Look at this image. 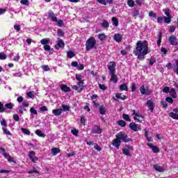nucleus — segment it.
I'll use <instances>...</instances> for the list:
<instances>
[{
  "label": "nucleus",
  "mask_w": 178,
  "mask_h": 178,
  "mask_svg": "<svg viewBox=\"0 0 178 178\" xmlns=\"http://www.w3.org/2000/svg\"><path fill=\"white\" fill-rule=\"evenodd\" d=\"M134 54L136 56H138V59H139V60H144L145 55H148V54H149L148 42H147V40L138 41L136 49L134 51Z\"/></svg>",
  "instance_id": "1"
},
{
  "label": "nucleus",
  "mask_w": 178,
  "mask_h": 178,
  "mask_svg": "<svg viewBox=\"0 0 178 178\" xmlns=\"http://www.w3.org/2000/svg\"><path fill=\"white\" fill-rule=\"evenodd\" d=\"M76 79L77 80L76 86H73L72 87V90H74L75 91H77V92H81L84 88V81L83 79H84L83 76H81V74H76Z\"/></svg>",
  "instance_id": "2"
},
{
  "label": "nucleus",
  "mask_w": 178,
  "mask_h": 178,
  "mask_svg": "<svg viewBox=\"0 0 178 178\" xmlns=\"http://www.w3.org/2000/svg\"><path fill=\"white\" fill-rule=\"evenodd\" d=\"M116 138L118 140L123 141V143H129L130 141H133L131 138H129L127 134L123 131L119 132L116 136Z\"/></svg>",
  "instance_id": "3"
},
{
  "label": "nucleus",
  "mask_w": 178,
  "mask_h": 178,
  "mask_svg": "<svg viewBox=\"0 0 178 178\" xmlns=\"http://www.w3.org/2000/svg\"><path fill=\"white\" fill-rule=\"evenodd\" d=\"M97 44V41L95 40V38H90L86 44V51H90V49H92L94 47H95V44Z\"/></svg>",
  "instance_id": "4"
},
{
  "label": "nucleus",
  "mask_w": 178,
  "mask_h": 178,
  "mask_svg": "<svg viewBox=\"0 0 178 178\" xmlns=\"http://www.w3.org/2000/svg\"><path fill=\"white\" fill-rule=\"evenodd\" d=\"M132 115L134 116V120H137L139 123H141V120H140V118L142 119H144V117L141 114H140V112L136 111V110H132Z\"/></svg>",
  "instance_id": "5"
},
{
  "label": "nucleus",
  "mask_w": 178,
  "mask_h": 178,
  "mask_svg": "<svg viewBox=\"0 0 178 178\" xmlns=\"http://www.w3.org/2000/svg\"><path fill=\"white\" fill-rule=\"evenodd\" d=\"M115 67H116V63L113 61L110 62L108 65V69L109 70L110 74H113L116 72V69Z\"/></svg>",
  "instance_id": "6"
},
{
  "label": "nucleus",
  "mask_w": 178,
  "mask_h": 178,
  "mask_svg": "<svg viewBox=\"0 0 178 178\" xmlns=\"http://www.w3.org/2000/svg\"><path fill=\"white\" fill-rule=\"evenodd\" d=\"M168 40L170 45H174V46L178 45V40H177V38H176V36L172 35L169 37Z\"/></svg>",
  "instance_id": "7"
},
{
  "label": "nucleus",
  "mask_w": 178,
  "mask_h": 178,
  "mask_svg": "<svg viewBox=\"0 0 178 178\" xmlns=\"http://www.w3.org/2000/svg\"><path fill=\"white\" fill-rule=\"evenodd\" d=\"M129 129H131L134 131H138L141 130V127L139 124H137L134 122H131L129 124Z\"/></svg>",
  "instance_id": "8"
},
{
  "label": "nucleus",
  "mask_w": 178,
  "mask_h": 178,
  "mask_svg": "<svg viewBox=\"0 0 178 178\" xmlns=\"http://www.w3.org/2000/svg\"><path fill=\"white\" fill-rule=\"evenodd\" d=\"M92 134H101L102 133V129L98 126H95L91 130Z\"/></svg>",
  "instance_id": "9"
},
{
  "label": "nucleus",
  "mask_w": 178,
  "mask_h": 178,
  "mask_svg": "<svg viewBox=\"0 0 178 178\" xmlns=\"http://www.w3.org/2000/svg\"><path fill=\"white\" fill-rule=\"evenodd\" d=\"M140 93L142 95H151V90L145 89V86H142L140 87Z\"/></svg>",
  "instance_id": "10"
},
{
  "label": "nucleus",
  "mask_w": 178,
  "mask_h": 178,
  "mask_svg": "<svg viewBox=\"0 0 178 178\" xmlns=\"http://www.w3.org/2000/svg\"><path fill=\"white\" fill-rule=\"evenodd\" d=\"M122 144V141L118 139V138H116L115 139H114L113 140V147H115V148H117V149H119V147H120V145Z\"/></svg>",
  "instance_id": "11"
},
{
  "label": "nucleus",
  "mask_w": 178,
  "mask_h": 178,
  "mask_svg": "<svg viewBox=\"0 0 178 178\" xmlns=\"http://www.w3.org/2000/svg\"><path fill=\"white\" fill-rule=\"evenodd\" d=\"M123 38V35L120 33H115L113 35V40L116 41V42H120Z\"/></svg>",
  "instance_id": "12"
},
{
  "label": "nucleus",
  "mask_w": 178,
  "mask_h": 178,
  "mask_svg": "<svg viewBox=\"0 0 178 178\" xmlns=\"http://www.w3.org/2000/svg\"><path fill=\"white\" fill-rule=\"evenodd\" d=\"M65 47V42L62 39H58V44L55 46L56 49H59V48H62Z\"/></svg>",
  "instance_id": "13"
},
{
  "label": "nucleus",
  "mask_w": 178,
  "mask_h": 178,
  "mask_svg": "<svg viewBox=\"0 0 178 178\" xmlns=\"http://www.w3.org/2000/svg\"><path fill=\"white\" fill-rule=\"evenodd\" d=\"M60 88L61 91H63L64 92H70V88H69L67 85L62 84V85H60Z\"/></svg>",
  "instance_id": "14"
},
{
  "label": "nucleus",
  "mask_w": 178,
  "mask_h": 178,
  "mask_svg": "<svg viewBox=\"0 0 178 178\" xmlns=\"http://www.w3.org/2000/svg\"><path fill=\"white\" fill-rule=\"evenodd\" d=\"M29 158L31 159L32 162L35 163V161H37V158L35 157V152L34 151H31L29 152Z\"/></svg>",
  "instance_id": "15"
},
{
  "label": "nucleus",
  "mask_w": 178,
  "mask_h": 178,
  "mask_svg": "<svg viewBox=\"0 0 178 178\" xmlns=\"http://www.w3.org/2000/svg\"><path fill=\"white\" fill-rule=\"evenodd\" d=\"M62 112H63L62 108L54 109L52 111V113L55 115V116H60V115H62Z\"/></svg>",
  "instance_id": "16"
},
{
  "label": "nucleus",
  "mask_w": 178,
  "mask_h": 178,
  "mask_svg": "<svg viewBox=\"0 0 178 178\" xmlns=\"http://www.w3.org/2000/svg\"><path fill=\"white\" fill-rule=\"evenodd\" d=\"M147 145L151 148L154 154L159 152V148L156 146H154L152 143H147Z\"/></svg>",
  "instance_id": "17"
},
{
  "label": "nucleus",
  "mask_w": 178,
  "mask_h": 178,
  "mask_svg": "<svg viewBox=\"0 0 178 178\" xmlns=\"http://www.w3.org/2000/svg\"><path fill=\"white\" fill-rule=\"evenodd\" d=\"M49 17L51 19L52 22H58V19L55 17V14L52 11L49 12Z\"/></svg>",
  "instance_id": "18"
},
{
  "label": "nucleus",
  "mask_w": 178,
  "mask_h": 178,
  "mask_svg": "<svg viewBox=\"0 0 178 178\" xmlns=\"http://www.w3.org/2000/svg\"><path fill=\"white\" fill-rule=\"evenodd\" d=\"M154 169H155L156 172H160L165 171V169L163 168V167H162L159 165H154Z\"/></svg>",
  "instance_id": "19"
},
{
  "label": "nucleus",
  "mask_w": 178,
  "mask_h": 178,
  "mask_svg": "<svg viewBox=\"0 0 178 178\" xmlns=\"http://www.w3.org/2000/svg\"><path fill=\"white\" fill-rule=\"evenodd\" d=\"M111 78L110 81H112V83H114L115 84H116V83H118V76H116L115 73L111 74Z\"/></svg>",
  "instance_id": "20"
},
{
  "label": "nucleus",
  "mask_w": 178,
  "mask_h": 178,
  "mask_svg": "<svg viewBox=\"0 0 178 178\" xmlns=\"http://www.w3.org/2000/svg\"><path fill=\"white\" fill-rule=\"evenodd\" d=\"M59 152H60V149L58 147H53L51 149V154L54 156H55V155H58Z\"/></svg>",
  "instance_id": "21"
},
{
  "label": "nucleus",
  "mask_w": 178,
  "mask_h": 178,
  "mask_svg": "<svg viewBox=\"0 0 178 178\" xmlns=\"http://www.w3.org/2000/svg\"><path fill=\"white\" fill-rule=\"evenodd\" d=\"M147 105L149 106V108L150 109L151 112L154 111V103L151 100L147 101Z\"/></svg>",
  "instance_id": "22"
},
{
  "label": "nucleus",
  "mask_w": 178,
  "mask_h": 178,
  "mask_svg": "<svg viewBox=\"0 0 178 178\" xmlns=\"http://www.w3.org/2000/svg\"><path fill=\"white\" fill-rule=\"evenodd\" d=\"M49 41H51V39L49 38H44L40 40L42 45H48L49 44Z\"/></svg>",
  "instance_id": "23"
},
{
  "label": "nucleus",
  "mask_w": 178,
  "mask_h": 178,
  "mask_svg": "<svg viewBox=\"0 0 178 178\" xmlns=\"http://www.w3.org/2000/svg\"><path fill=\"white\" fill-rule=\"evenodd\" d=\"M115 97L118 98V99H122V100L127 99V97L124 95H122V93H117L115 95Z\"/></svg>",
  "instance_id": "24"
},
{
  "label": "nucleus",
  "mask_w": 178,
  "mask_h": 178,
  "mask_svg": "<svg viewBox=\"0 0 178 178\" xmlns=\"http://www.w3.org/2000/svg\"><path fill=\"white\" fill-rule=\"evenodd\" d=\"M101 26L103 27V29H108L109 27V22L104 19L101 24Z\"/></svg>",
  "instance_id": "25"
},
{
  "label": "nucleus",
  "mask_w": 178,
  "mask_h": 178,
  "mask_svg": "<svg viewBox=\"0 0 178 178\" xmlns=\"http://www.w3.org/2000/svg\"><path fill=\"white\" fill-rule=\"evenodd\" d=\"M111 20L113 22V26H115V27H118V26H119V21L116 17H113Z\"/></svg>",
  "instance_id": "26"
},
{
  "label": "nucleus",
  "mask_w": 178,
  "mask_h": 178,
  "mask_svg": "<svg viewBox=\"0 0 178 178\" xmlns=\"http://www.w3.org/2000/svg\"><path fill=\"white\" fill-rule=\"evenodd\" d=\"M170 94L172 98H177V94L176 93V90H175V88H171Z\"/></svg>",
  "instance_id": "27"
},
{
  "label": "nucleus",
  "mask_w": 178,
  "mask_h": 178,
  "mask_svg": "<svg viewBox=\"0 0 178 178\" xmlns=\"http://www.w3.org/2000/svg\"><path fill=\"white\" fill-rule=\"evenodd\" d=\"M163 19H164V22L166 23L167 24H169L172 22V17H163Z\"/></svg>",
  "instance_id": "28"
},
{
  "label": "nucleus",
  "mask_w": 178,
  "mask_h": 178,
  "mask_svg": "<svg viewBox=\"0 0 178 178\" xmlns=\"http://www.w3.org/2000/svg\"><path fill=\"white\" fill-rule=\"evenodd\" d=\"M170 118L175 119V120H178V114L175 113H169Z\"/></svg>",
  "instance_id": "29"
},
{
  "label": "nucleus",
  "mask_w": 178,
  "mask_h": 178,
  "mask_svg": "<svg viewBox=\"0 0 178 178\" xmlns=\"http://www.w3.org/2000/svg\"><path fill=\"white\" fill-rule=\"evenodd\" d=\"M120 91H127L129 88H127V85L124 83L120 86Z\"/></svg>",
  "instance_id": "30"
},
{
  "label": "nucleus",
  "mask_w": 178,
  "mask_h": 178,
  "mask_svg": "<svg viewBox=\"0 0 178 178\" xmlns=\"http://www.w3.org/2000/svg\"><path fill=\"white\" fill-rule=\"evenodd\" d=\"M35 134H37V136H38L39 137H42L43 138L44 137H45V135L44 134V133H42V131L39 129L35 131Z\"/></svg>",
  "instance_id": "31"
},
{
  "label": "nucleus",
  "mask_w": 178,
  "mask_h": 178,
  "mask_svg": "<svg viewBox=\"0 0 178 178\" xmlns=\"http://www.w3.org/2000/svg\"><path fill=\"white\" fill-rule=\"evenodd\" d=\"M2 130L3 131V134H6V136H12V134L10 133V131H9V130H8V129H6V127H3Z\"/></svg>",
  "instance_id": "32"
},
{
  "label": "nucleus",
  "mask_w": 178,
  "mask_h": 178,
  "mask_svg": "<svg viewBox=\"0 0 178 178\" xmlns=\"http://www.w3.org/2000/svg\"><path fill=\"white\" fill-rule=\"evenodd\" d=\"M26 95L29 98H34L35 97V92H34V91H31L27 92Z\"/></svg>",
  "instance_id": "33"
},
{
  "label": "nucleus",
  "mask_w": 178,
  "mask_h": 178,
  "mask_svg": "<svg viewBox=\"0 0 178 178\" xmlns=\"http://www.w3.org/2000/svg\"><path fill=\"white\" fill-rule=\"evenodd\" d=\"M15 105L13 103H8V104H5V108H6V109H13V106Z\"/></svg>",
  "instance_id": "34"
},
{
  "label": "nucleus",
  "mask_w": 178,
  "mask_h": 178,
  "mask_svg": "<svg viewBox=\"0 0 178 178\" xmlns=\"http://www.w3.org/2000/svg\"><path fill=\"white\" fill-rule=\"evenodd\" d=\"M0 151H1L3 152V156H5V158H9L10 156L9 155V154L6 153V152L5 151V149L2 147H0Z\"/></svg>",
  "instance_id": "35"
},
{
  "label": "nucleus",
  "mask_w": 178,
  "mask_h": 178,
  "mask_svg": "<svg viewBox=\"0 0 178 178\" xmlns=\"http://www.w3.org/2000/svg\"><path fill=\"white\" fill-rule=\"evenodd\" d=\"M8 58V56L3 52H0V60H5Z\"/></svg>",
  "instance_id": "36"
},
{
  "label": "nucleus",
  "mask_w": 178,
  "mask_h": 178,
  "mask_svg": "<svg viewBox=\"0 0 178 178\" xmlns=\"http://www.w3.org/2000/svg\"><path fill=\"white\" fill-rule=\"evenodd\" d=\"M98 38L100 40V41H104V40L106 38V35H104V33H100L98 35Z\"/></svg>",
  "instance_id": "37"
},
{
  "label": "nucleus",
  "mask_w": 178,
  "mask_h": 178,
  "mask_svg": "<svg viewBox=\"0 0 178 178\" xmlns=\"http://www.w3.org/2000/svg\"><path fill=\"white\" fill-rule=\"evenodd\" d=\"M147 60L149 62V66H152L154 65V63H155V62H156V60L154 58H149V59H147Z\"/></svg>",
  "instance_id": "38"
},
{
  "label": "nucleus",
  "mask_w": 178,
  "mask_h": 178,
  "mask_svg": "<svg viewBox=\"0 0 178 178\" xmlns=\"http://www.w3.org/2000/svg\"><path fill=\"white\" fill-rule=\"evenodd\" d=\"M21 130L24 134H26V136H30V131L26 128H21Z\"/></svg>",
  "instance_id": "39"
},
{
  "label": "nucleus",
  "mask_w": 178,
  "mask_h": 178,
  "mask_svg": "<svg viewBox=\"0 0 178 178\" xmlns=\"http://www.w3.org/2000/svg\"><path fill=\"white\" fill-rule=\"evenodd\" d=\"M127 5L130 8H134V1H133V0H128L127 1Z\"/></svg>",
  "instance_id": "40"
},
{
  "label": "nucleus",
  "mask_w": 178,
  "mask_h": 178,
  "mask_svg": "<svg viewBox=\"0 0 178 178\" xmlns=\"http://www.w3.org/2000/svg\"><path fill=\"white\" fill-rule=\"evenodd\" d=\"M163 12H164L165 15H166L167 17L170 16V11L169 10V8H164L163 10Z\"/></svg>",
  "instance_id": "41"
},
{
  "label": "nucleus",
  "mask_w": 178,
  "mask_h": 178,
  "mask_svg": "<svg viewBox=\"0 0 178 178\" xmlns=\"http://www.w3.org/2000/svg\"><path fill=\"white\" fill-rule=\"evenodd\" d=\"M105 112H106L105 107L103 106H100L99 107V113H100V114L101 115H105Z\"/></svg>",
  "instance_id": "42"
},
{
  "label": "nucleus",
  "mask_w": 178,
  "mask_h": 178,
  "mask_svg": "<svg viewBox=\"0 0 178 178\" xmlns=\"http://www.w3.org/2000/svg\"><path fill=\"white\" fill-rule=\"evenodd\" d=\"M122 118L124 120H126L127 122H131L130 120V117L129 116V115L127 114H123L122 115Z\"/></svg>",
  "instance_id": "43"
},
{
  "label": "nucleus",
  "mask_w": 178,
  "mask_h": 178,
  "mask_svg": "<svg viewBox=\"0 0 178 178\" xmlns=\"http://www.w3.org/2000/svg\"><path fill=\"white\" fill-rule=\"evenodd\" d=\"M67 58H74V53L73 51H68L67 53Z\"/></svg>",
  "instance_id": "44"
},
{
  "label": "nucleus",
  "mask_w": 178,
  "mask_h": 178,
  "mask_svg": "<svg viewBox=\"0 0 178 178\" xmlns=\"http://www.w3.org/2000/svg\"><path fill=\"white\" fill-rule=\"evenodd\" d=\"M122 152L124 155H126L127 156H129V155H130V152L127 149H122Z\"/></svg>",
  "instance_id": "45"
},
{
  "label": "nucleus",
  "mask_w": 178,
  "mask_h": 178,
  "mask_svg": "<svg viewBox=\"0 0 178 178\" xmlns=\"http://www.w3.org/2000/svg\"><path fill=\"white\" fill-rule=\"evenodd\" d=\"M43 48L44 51H47V52H49V51H51V46L49 44H45L44 46H43Z\"/></svg>",
  "instance_id": "46"
},
{
  "label": "nucleus",
  "mask_w": 178,
  "mask_h": 178,
  "mask_svg": "<svg viewBox=\"0 0 178 178\" xmlns=\"http://www.w3.org/2000/svg\"><path fill=\"white\" fill-rule=\"evenodd\" d=\"M118 123L119 126H121V127H124V126H126V122L123 120H119Z\"/></svg>",
  "instance_id": "47"
},
{
  "label": "nucleus",
  "mask_w": 178,
  "mask_h": 178,
  "mask_svg": "<svg viewBox=\"0 0 178 178\" xmlns=\"http://www.w3.org/2000/svg\"><path fill=\"white\" fill-rule=\"evenodd\" d=\"M62 108H63V111H64V112H65L66 111H69V109H70V107L69 106L65 105V104L62 105Z\"/></svg>",
  "instance_id": "48"
},
{
  "label": "nucleus",
  "mask_w": 178,
  "mask_h": 178,
  "mask_svg": "<svg viewBox=\"0 0 178 178\" xmlns=\"http://www.w3.org/2000/svg\"><path fill=\"white\" fill-rule=\"evenodd\" d=\"M20 3H22V5H25L26 6H29V0H21Z\"/></svg>",
  "instance_id": "49"
},
{
  "label": "nucleus",
  "mask_w": 178,
  "mask_h": 178,
  "mask_svg": "<svg viewBox=\"0 0 178 178\" xmlns=\"http://www.w3.org/2000/svg\"><path fill=\"white\" fill-rule=\"evenodd\" d=\"M166 102H168L169 104H173V99L170 97H168L165 98Z\"/></svg>",
  "instance_id": "50"
},
{
  "label": "nucleus",
  "mask_w": 178,
  "mask_h": 178,
  "mask_svg": "<svg viewBox=\"0 0 178 178\" xmlns=\"http://www.w3.org/2000/svg\"><path fill=\"white\" fill-rule=\"evenodd\" d=\"M58 37H63V35H65V33H63V31H62V29L58 30Z\"/></svg>",
  "instance_id": "51"
},
{
  "label": "nucleus",
  "mask_w": 178,
  "mask_h": 178,
  "mask_svg": "<svg viewBox=\"0 0 178 178\" xmlns=\"http://www.w3.org/2000/svg\"><path fill=\"white\" fill-rule=\"evenodd\" d=\"M42 69L44 70V72H49V66L48 65H42Z\"/></svg>",
  "instance_id": "52"
},
{
  "label": "nucleus",
  "mask_w": 178,
  "mask_h": 178,
  "mask_svg": "<svg viewBox=\"0 0 178 178\" xmlns=\"http://www.w3.org/2000/svg\"><path fill=\"white\" fill-rule=\"evenodd\" d=\"M6 109L5 107H3V104H2V102H0V112L2 113L3 112H5Z\"/></svg>",
  "instance_id": "53"
},
{
  "label": "nucleus",
  "mask_w": 178,
  "mask_h": 178,
  "mask_svg": "<svg viewBox=\"0 0 178 178\" xmlns=\"http://www.w3.org/2000/svg\"><path fill=\"white\" fill-rule=\"evenodd\" d=\"M157 23H159V24H162L163 23V17H159L157 18Z\"/></svg>",
  "instance_id": "54"
},
{
  "label": "nucleus",
  "mask_w": 178,
  "mask_h": 178,
  "mask_svg": "<svg viewBox=\"0 0 178 178\" xmlns=\"http://www.w3.org/2000/svg\"><path fill=\"white\" fill-rule=\"evenodd\" d=\"M57 26H58V27H62V26H63V20L60 19V20H57Z\"/></svg>",
  "instance_id": "55"
},
{
  "label": "nucleus",
  "mask_w": 178,
  "mask_h": 178,
  "mask_svg": "<svg viewBox=\"0 0 178 178\" xmlns=\"http://www.w3.org/2000/svg\"><path fill=\"white\" fill-rule=\"evenodd\" d=\"M149 16L150 17H154V19H156V14H155L154 12H152V11H150L149 13Z\"/></svg>",
  "instance_id": "56"
},
{
  "label": "nucleus",
  "mask_w": 178,
  "mask_h": 178,
  "mask_svg": "<svg viewBox=\"0 0 178 178\" xmlns=\"http://www.w3.org/2000/svg\"><path fill=\"white\" fill-rule=\"evenodd\" d=\"M13 119L15 120V122H19V120H20V118L17 114L13 115Z\"/></svg>",
  "instance_id": "57"
},
{
  "label": "nucleus",
  "mask_w": 178,
  "mask_h": 178,
  "mask_svg": "<svg viewBox=\"0 0 178 178\" xmlns=\"http://www.w3.org/2000/svg\"><path fill=\"white\" fill-rule=\"evenodd\" d=\"M31 113L33 115H38V113H37V110H35L34 108H31L30 109Z\"/></svg>",
  "instance_id": "58"
},
{
  "label": "nucleus",
  "mask_w": 178,
  "mask_h": 178,
  "mask_svg": "<svg viewBox=\"0 0 178 178\" xmlns=\"http://www.w3.org/2000/svg\"><path fill=\"white\" fill-rule=\"evenodd\" d=\"M0 123L1 124V126H3V127H6V120H5V119H2L1 121H0Z\"/></svg>",
  "instance_id": "59"
},
{
  "label": "nucleus",
  "mask_w": 178,
  "mask_h": 178,
  "mask_svg": "<svg viewBox=\"0 0 178 178\" xmlns=\"http://www.w3.org/2000/svg\"><path fill=\"white\" fill-rule=\"evenodd\" d=\"M175 30H176V26H175L174 25L171 26L170 27V33H175Z\"/></svg>",
  "instance_id": "60"
},
{
  "label": "nucleus",
  "mask_w": 178,
  "mask_h": 178,
  "mask_svg": "<svg viewBox=\"0 0 178 178\" xmlns=\"http://www.w3.org/2000/svg\"><path fill=\"white\" fill-rule=\"evenodd\" d=\"M76 69L79 70H83L84 69V65L83 64H78V66H76Z\"/></svg>",
  "instance_id": "61"
},
{
  "label": "nucleus",
  "mask_w": 178,
  "mask_h": 178,
  "mask_svg": "<svg viewBox=\"0 0 178 178\" xmlns=\"http://www.w3.org/2000/svg\"><path fill=\"white\" fill-rule=\"evenodd\" d=\"M14 29H15V30H17V31H20L22 28L20 27V25L15 24L14 26Z\"/></svg>",
  "instance_id": "62"
},
{
  "label": "nucleus",
  "mask_w": 178,
  "mask_h": 178,
  "mask_svg": "<svg viewBox=\"0 0 178 178\" xmlns=\"http://www.w3.org/2000/svg\"><path fill=\"white\" fill-rule=\"evenodd\" d=\"M169 91H170V88L169 87H165L163 89V92L168 93V92H169Z\"/></svg>",
  "instance_id": "63"
},
{
  "label": "nucleus",
  "mask_w": 178,
  "mask_h": 178,
  "mask_svg": "<svg viewBox=\"0 0 178 178\" xmlns=\"http://www.w3.org/2000/svg\"><path fill=\"white\" fill-rule=\"evenodd\" d=\"M99 3H102V5H106V0H97Z\"/></svg>",
  "instance_id": "64"
}]
</instances>
